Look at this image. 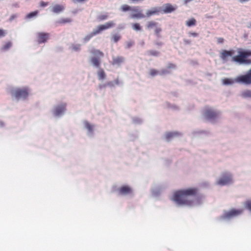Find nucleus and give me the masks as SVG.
Returning <instances> with one entry per match:
<instances>
[{
	"mask_svg": "<svg viewBox=\"0 0 251 251\" xmlns=\"http://www.w3.org/2000/svg\"><path fill=\"white\" fill-rule=\"evenodd\" d=\"M198 192V190L196 188L179 190L174 193L172 200L179 205L191 206L194 201L190 197L196 196Z\"/></svg>",
	"mask_w": 251,
	"mask_h": 251,
	"instance_id": "nucleus-1",
	"label": "nucleus"
},
{
	"mask_svg": "<svg viewBox=\"0 0 251 251\" xmlns=\"http://www.w3.org/2000/svg\"><path fill=\"white\" fill-rule=\"evenodd\" d=\"M237 52L238 55L232 57V61L239 64H251V59L248 58L251 56V50L239 49Z\"/></svg>",
	"mask_w": 251,
	"mask_h": 251,
	"instance_id": "nucleus-2",
	"label": "nucleus"
},
{
	"mask_svg": "<svg viewBox=\"0 0 251 251\" xmlns=\"http://www.w3.org/2000/svg\"><path fill=\"white\" fill-rule=\"evenodd\" d=\"M115 24L113 21H109L104 25H101L98 26L97 29L93 30L90 34L87 35L84 38V42L89 41L93 36L100 33L102 31L111 28L114 26Z\"/></svg>",
	"mask_w": 251,
	"mask_h": 251,
	"instance_id": "nucleus-3",
	"label": "nucleus"
},
{
	"mask_svg": "<svg viewBox=\"0 0 251 251\" xmlns=\"http://www.w3.org/2000/svg\"><path fill=\"white\" fill-rule=\"evenodd\" d=\"M29 94L28 89L26 87L22 88H17L14 90L12 93V95L17 100L23 99H25L27 98Z\"/></svg>",
	"mask_w": 251,
	"mask_h": 251,
	"instance_id": "nucleus-4",
	"label": "nucleus"
},
{
	"mask_svg": "<svg viewBox=\"0 0 251 251\" xmlns=\"http://www.w3.org/2000/svg\"><path fill=\"white\" fill-rule=\"evenodd\" d=\"M235 81L238 83H241L246 85L251 84V69H250L247 73L244 75H241L237 76L235 79Z\"/></svg>",
	"mask_w": 251,
	"mask_h": 251,
	"instance_id": "nucleus-5",
	"label": "nucleus"
},
{
	"mask_svg": "<svg viewBox=\"0 0 251 251\" xmlns=\"http://www.w3.org/2000/svg\"><path fill=\"white\" fill-rule=\"evenodd\" d=\"M232 182V177L231 174L228 173H224L219 179L217 184L221 185H225Z\"/></svg>",
	"mask_w": 251,
	"mask_h": 251,
	"instance_id": "nucleus-6",
	"label": "nucleus"
},
{
	"mask_svg": "<svg viewBox=\"0 0 251 251\" xmlns=\"http://www.w3.org/2000/svg\"><path fill=\"white\" fill-rule=\"evenodd\" d=\"M219 113L210 108H206L204 111V117L209 120H213L218 117Z\"/></svg>",
	"mask_w": 251,
	"mask_h": 251,
	"instance_id": "nucleus-7",
	"label": "nucleus"
},
{
	"mask_svg": "<svg viewBox=\"0 0 251 251\" xmlns=\"http://www.w3.org/2000/svg\"><path fill=\"white\" fill-rule=\"evenodd\" d=\"M243 212V209H232L229 211L224 213L223 217L224 219H230L232 217H237Z\"/></svg>",
	"mask_w": 251,
	"mask_h": 251,
	"instance_id": "nucleus-8",
	"label": "nucleus"
},
{
	"mask_svg": "<svg viewBox=\"0 0 251 251\" xmlns=\"http://www.w3.org/2000/svg\"><path fill=\"white\" fill-rule=\"evenodd\" d=\"M131 11L133 13L130 14V16L132 19H141L146 17V15L142 13V11L138 6L132 7Z\"/></svg>",
	"mask_w": 251,
	"mask_h": 251,
	"instance_id": "nucleus-9",
	"label": "nucleus"
},
{
	"mask_svg": "<svg viewBox=\"0 0 251 251\" xmlns=\"http://www.w3.org/2000/svg\"><path fill=\"white\" fill-rule=\"evenodd\" d=\"M234 53V51L232 50H224L220 52V57L223 61L226 62L228 60L229 57H233Z\"/></svg>",
	"mask_w": 251,
	"mask_h": 251,
	"instance_id": "nucleus-10",
	"label": "nucleus"
},
{
	"mask_svg": "<svg viewBox=\"0 0 251 251\" xmlns=\"http://www.w3.org/2000/svg\"><path fill=\"white\" fill-rule=\"evenodd\" d=\"M66 103H62L56 106L54 109V114L55 116H59L66 110Z\"/></svg>",
	"mask_w": 251,
	"mask_h": 251,
	"instance_id": "nucleus-11",
	"label": "nucleus"
},
{
	"mask_svg": "<svg viewBox=\"0 0 251 251\" xmlns=\"http://www.w3.org/2000/svg\"><path fill=\"white\" fill-rule=\"evenodd\" d=\"M49 34L45 32H39L38 33V40L37 41L39 44H41L46 42L48 39Z\"/></svg>",
	"mask_w": 251,
	"mask_h": 251,
	"instance_id": "nucleus-12",
	"label": "nucleus"
},
{
	"mask_svg": "<svg viewBox=\"0 0 251 251\" xmlns=\"http://www.w3.org/2000/svg\"><path fill=\"white\" fill-rule=\"evenodd\" d=\"M119 192L121 195H125L130 194L132 192V189L128 186L123 185L119 188Z\"/></svg>",
	"mask_w": 251,
	"mask_h": 251,
	"instance_id": "nucleus-13",
	"label": "nucleus"
},
{
	"mask_svg": "<svg viewBox=\"0 0 251 251\" xmlns=\"http://www.w3.org/2000/svg\"><path fill=\"white\" fill-rule=\"evenodd\" d=\"M163 11L164 13H169L174 11L176 7L170 3H166L163 7Z\"/></svg>",
	"mask_w": 251,
	"mask_h": 251,
	"instance_id": "nucleus-14",
	"label": "nucleus"
},
{
	"mask_svg": "<svg viewBox=\"0 0 251 251\" xmlns=\"http://www.w3.org/2000/svg\"><path fill=\"white\" fill-rule=\"evenodd\" d=\"M125 61V58L123 56H114L112 57V61L111 64L113 65H120Z\"/></svg>",
	"mask_w": 251,
	"mask_h": 251,
	"instance_id": "nucleus-15",
	"label": "nucleus"
},
{
	"mask_svg": "<svg viewBox=\"0 0 251 251\" xmlns=\"http://www.w3.org/2000/svg\"><path fill=\"white\" fill-rule=\"evenodd\" d=\"M65 9V7L62 5L55 4L52 8V11L55 13H59L63 11Z\"/></svg>",
	"mask_w": 251,
	"mask_h": 251,
	"instance_id": "nucleus-16",
	"label": "nucleus"
},
{
	"mask_svg": "<svg viewBox=\"0 0 251 251\" xmlns=\"http://www.w3.org/2000/svg\"><path fill=\"white\" fill-rule=\"evenodd\" d=\"M159 12V10L156 8L154 7L152 8L151 10H148L146 12V16L148 17H150L152 15L158 14Z\"/></svg>",
	"mask_w": 251,
	"mask_h": 251,
	"instance_id": "nucleus-17",
	"label": "nucleus"
},
{
	"mask_svg": "<svg viewBox=\"0 0 251 251\" xmlns=\"http://www.w3.org/2000/svg\"><path fill=\"white\" fill-rule=\"evenodd\" d=\"M158 26V23L153 21H150L147 23L146 27L148 29H151L152 28H155Z\"/></svg>",
	"mask_w": 251,
	"mask_h": 251,
	"instance_id": "nucleus-18",
	"label": "nucleus"
},
{
	"mask_svg": "<svg viewBox=\"0 0 251 251\" xmlns=\"http://www.w3.org/2000/svg\"><path fill=\"white\" fill-rule=\"evenodd\" d=\"M72 21V19L70 18H61L59 20L56 22V23L59 25L65 24L67 23H70Z\"/></svg>",
	"mask_w": 251,
	"mask_h": 251,
	"instance_id": "nucleus-19",
	"label": "nucleus"
},
{
	"mask_svg": "<svg viewBox=\"0 0 251 251\" xmlns=\"http://www.w3.org/2000/svg\"><path fill=\"white\" fill-rule=\"evenodd\" d=\"M91 61L94 66H95L97 67H100V58H98V57H93L91 58Z\"/></svg>",
	"mask_w": 251,
	"mask_h": 251,
	"instance_id": "nucleus-20",
	"label": "nucleus"
},
{
	"mask_svg": "<svg viewBox=\"0 0 251 251\" xmlns=\"http://www.w3.org/2000/svg\"><path fill=\"white\" fill-rule=\"evenodd\" d=\"M91 53L94 55H96L98 57H103L104 56L103 53L98 50L93 49L91 50Z\"/></svg>",
	"mask_w": 251,
	"mask_h": 251,
	"instance_id": "nucleus-21",
	"label": "nucleus"
},
{
	"mask_svg": "<svg viewBox=\"0 0 251 251\" xmlns=\"http://www.w3.org/2000/svg\"><path fill=\"white\" fill-rule=\"evenodd\" d=\"M178 135L177 132H168L165 135V138L167 140H169L172 138Z\"/></svg>",
	"mask_w": 251,
	"mask_h": 251,
	"instance_id": "nucleus-22",
	"label": "nucleus"
},
{
	"mask_svg": "<svg viewBox=\"0 0 251 251\" xmlns=\"http://www.w3.org/2000/svg\"><path fill=\"white\" fill-rule=\"evenodd\" d=\"M132 7H131L127 4H124L121 6V9L123 12H126L127 11H132Z\"/></svg>",
	"mask_w": 251,
	"mask_h": 251,
	"instance_id": "nucleus-23",
	"label": "nucleus"
},
{
	"mask_svg": "<svg viewBox=\"0 0 251 251\" xmlns=\"http://www.w3.org/2000/svg\"><path fill=\"white\" fill-rule=\"evenodd\" d=\"M241 96L245 98H251V90H247L243 91L241 94Z\"/></svg>",
	"mask_w": 251,
	"mask_h": 251,
	"instance_id": "nucleus-24",
	"label": "nucleus"
},
{
	"mask_svg": "<svg viewBox=\"0 0 251 251\" xmlns=\"http://www.w3.org/2000/svg\"><path fill=\"white\" fill-rule=\"evenodd\" d=\"M196 24V20L194 18H192L191 19L186 21V25L188 26H191L195 25Z\"/></svg>",
	"mask_w": 251,
	"mask_h": 251,
	"instance_id": "nucleus-25",
	"label": "nucleus"
},
{
	"mask_svg": "<svg viewBox=\"0 0 251 251\" xmlns=\"http://www.w3.org/2000/svg\"><path fill=\"white\" fill-rule=\"evenodd\" d=\"M234 81L230 78H225L223 80V83L225 85H230L233 84Z\"/></svg>",
	"mask_w": 251,
	"mask_h": 251,
	"instance_id": "nucleus-26",
	"label": "nucleus"
},
{
	"mask_svg": "<svg viewBox=\"0 0 251 251\" xmlns=\"http://www.w3.org/2000/svg\"><path fill=\"white\" fill-rule=\"evenodd\" d=\"M147 53L150 56H157L159 54V52L155 50H150L148 51Z\"/></svg>",
	"mask_w": 251,
	"mask_h": 251,
	"instance_id": "nucleus-27",
	"label": "nucleus"
},
{
	"mask_svg": "<svg viewBox=\"0 0 251 251\" xmlns=\"http://www.w3.org/2000/svg\"><path fill=\"white\" fill-rule=\"evenodd\" d=\"M98 77L100 79H103L105 77V73L103 70H100L98 73Z\"/></svg>",
	"mask_w": 251,
	"mask_h": 251,
	"instance_id": "nucleus-28",
	"label": "nucleus"
},
{
	"mask_svg": "<svg viewBox=\"0 0 251 251\" xmlns=\"http://www.w3.org/2000/svg\"><path fill=\"white\" fill-rule=\"evenodd\" d=\"M245 207L251 212V200H247L244 203Z\"/></svg>",
	"mask_w": 251,
	"mask_h": 251,
	"instance_id": "nucleus-29",
	"label": "nucleus"
},
{
	"mask_svg": "<svg viewBox=\"0 0 251 251\" xmlns=\"http://www.w3.org/2000/svg\"><path fill=\"white\" fill-rule=\"evenodd\" d=\"M121 38V36L119 34H113L112 36V38H111L112 40L115 43L117 42L119 40H120Z\"/></svg>",
	"mask_w": 251,
	"mask_h": 251,
	"instance_id": "nucleus-30",
	"label": "nucleus"
},
{
	"mask_svg": "<svg viewBox=\"0 0 251 251\" xmlns=\"http://www.w3.org/2000/svg\"><path fill=\"white\" fill-rule=\"evenodd\" d=\"M162 31V29L160 27H158V26L155 28L154 29V33L157 36L158 38L161 37L160 33Z\"/></svg>",
	"mask_w": 251,
	"mask_h": 251,
	"instance_id": "nucleus-31",
	"label": "nucleus"
},
{
	"mask_svg": "<svg viewBox=\"0 0 251 251\" xmlns=\"http://www.w3.org/2000/svg\"><path fill=\"white\" fill-rule=\"evenodd\" d=\"M71 49L74 51H79L80 50V45L72 44L71 46Z\"/></svg>",
	"mask_w": 251,
	"mask_h": 251,
	"instance_id": "nucleus-32",
	"label": "nucleus"
},
{
	"mask_svg": "<svg viewBox=\"0 0 251 251\" xmlns=\"http://www.w3.org/2000/svg\"><path fill=\"white\" fill-rule=\"evenodd\" d=\"M38 13V11H35L32 12L28 14L26 16V18L27 19L32 18V17L36 16L37 15Z\"/></svg>",
	"mask_w": 251,
	"mask_h": 251,
	"instance_id": "nucleus-33",
	"label": "nucleus"
},
{
	"mask_svg": "<svg viewBox=\"0 0 251 251\" xmlns=\"http://www.w3.org/2000/svg\"><path fill=\"white\" fill-rule=\"evenodd\" d=\"M85 127L88 129L89 132H92L93 131V126L90 125L88 122L85 123Z\"/></svg>",
	"mask_w": 251,
	"mask_h": 251,
	"instance_id": "nucleus-34",
	"label": "nucleus"
},
{
	"mask_svg": "<svg viewBox=\"0 0 251 251\" xmlns=\"http://www.w3.org/2000/svg\"><path fill=\"white\" fill-rule=\"evenodd\" d=\"M132 28L134 30L136 31L140 30L141 29V27L139 24L135 23L132 25Z\"/></svg>",
	"mask_w": 251,
	"mask_h": 251,
	"instance_id": "nucleus-35",
	"label": "nucleus"
},
{
	"mask_svg": "<svg viewBox=\"0 0 251 251\" xmlns=\"http://www.w3.org/2000/svg\"><path fill=\"white\" fill-rule=\"evenodd\" d=\"M159 72L154 69H151L150 70V74L151 76H155L159 74Z\"/></svg>",
	"mask_w": 251,
	"mask_h": 251,
	"instance_id": "nucleus-36",
	"label": "nucleus"
},
{
	"mask_svg": "<svg viewBox=\"0 0 251 251\" xmlns=\"http://www.w3.org/2000/svg\"><path fill=\"white\" fill-rule=\"evenodd\" d=\"M12 46V43L10 42H7L2 47V50H6Z\"/></svg>",
	"mask_w": 251,
	"mask_h": 251,
	"instance_id": "nucleus-37",
	"label": "nucleus"
},
{
	"mask_svg": "<svg viewBox=\"0 0 251 251\" xmlns=\"http://www.w3.org/2000/svg\"><path fill=\"white\" fill-rule=\"evenodd\" d=\"M108 16L107 14H102L98 16V19L100 21H103L108 18Z\"/></svg>",
	"mask_w": 251,
	"mask_h": 251,
	"instance_id": "nucleus-38",
	"label": "nucleus"
},
{
	"mask_svg": "<svg viewBox=\"0 0 251 251\" xmlns=\"http://www.w3.org/2000/svg\"><path fill=\"white\" fill-rule=\"evenodd\" d=\"M49 5L48 2H44L43 1H41L40 3V6L41 7H46Z\"/></svg>",
	"mask_w": 251,
	"mask_h": 251,
	"instance_id": "nucleus-39",
	"label": "nucleus"
},
{
	"mask_svg": "<svg viewBox=\"0 0 251 251\" xmlns=\"http://www.w3.org/2000/svg\"><path fill=\"white\" fill-rule=\"evenodd\" d=\"M170 73V72L167 69H162L161 70L160 74L161 75H165Z\"/></svg>",
	"mask_w": 251,
	"mask_h": 251,
	"instance_id": "nucleus-40",
	"label": "nucleus"
},
{
	"mask_svg": "<svg viewBox=\"0 0 251 251\" xmlns=\"http://www.w3.org/2000/svg\"><path fill=\"white\" fill-rule=\"evenodd\" d=\"M189 36H192L193 37H197L198 36V33H196V32H189Z\"/></svg>",
	"mask_w": 251,
	"mask_h": 251,
	"instance_id": "nucleus-41",
	"label": "nucleus"
},
{
	"mask_svg": "<svg viewBox=\"0 0 251 251\" xmlns=\"http://www.w3.org/2000/svg\"><path fill=\"white\" fill-rule=\"evenodd\" d=\"M183 42L185 45H189L191 44V41L189 39H183Z\"/></svg>",
	"mask_w": 251,
	"mask_h": 251,
	"instance_id": "nucleus-42",
	"label": "nucleus"
},
{
	"mask_svg": "<svg viewBox=\"0 0 251 251\" xmlns=\"http://www.w3.org/2000/svg\"><path fill=\"white\" fill-rule=\"evenodd\" d=\"M5 35V31L3 29H0V37H3Z\"/></svg>",
	"mask_w": 251,
	"mask_h": 251,
	"instance_id": "nucleus-43",
	"label": "nucleus"
},
{
	"mask_svg": "<svg viewBox=\"0 0 251 251\" xmlns=\"http://www.w3.org/2000/svg\"><path fill=\"white\" fill-rule=\"evenodd\" d=\"M224 39L223 38L220 37L217 39V42L219 44H222L224 43Z\"/></svg>",
	"mask_w": 251,
	"mask_h": 251,
	"instance_id": "nucleus-44",
	"label": "nucleus"
},
{
	"mask_svg": "<svg viewBox=\"0 0 251 251\" xmlns=\"http://www.w3.org/2000/svg\"><path fill=\"white\" fill-rule=\"evenodd\" d=\"M134 44V42H129L127 43V48H130L131 46H133V45Z\"/></svg>",
	"mask_w": 251,
	"mask_h": 251,
	"instance_id": "nucleus-45",
	"label": "nucleus"
},
{
	"mask_svg": "<svg viewBox=\"0 0 251 251\" xmlns=\"http://www.w3.org/2000/svg\"><path fill=\"white\" fill-rule=\"evenodd\" d=\"M168 68H176V65L174 64H172V63H170L168 64Z\"/></svg>",
	"mask_w": 251,
	"mask_h": 251,
	"instance_id": "nucleus-46",
	"label": "nucleus"
},
{
	"mask_svg": "<svg viewBox=\"0 0 251 251\" xmlns=\"http://www.w3.org/2000/svg\"><path fill=\"white\" fill-rule=\"evenodd\" d=\"M86 0H72V1L75 3V2H84L85 1H86Z\"/></svg>",
	"mask_w": 251,
	"mask_h": 251,
	"instance_id": "nucleus-47",
	"label": "nucleus"
},
{
	"mask_svg": "<svg viewBox=\"0 0 251 251\" xmlns=\"http://www.w3.org/2000/svg\"><path fill=\"white\" fill-rule=\"evenodd\" d=\"M155 45L157 46H161L163 45V43L161 42H157L155 43Z\"/></svg>",
	"mask_w": 251,
	"mask_h": 251,
	"instance_id": "nucleus-48",
	"label": "nucleus"
},
{
	"mask_svg": "<svg viewBox=\"0 0 251 251\" xmlns=\"http://www.w3.org/2000/svg\"><path fill=\"white\" fill-rule=\"evenodd\" d=\"M192 0H184L185 3H187L188 2L192 1Z\"/></svg>",
	"mask_w": 251,
	"mask_h": 251,
	"instance_id": "nucleus-49",
	"label": "nucleus"
},
{
	"mask_svg": "<svg viewBox=\"0 0 251 251\" xmlns=\"http://www.w3.org/2000/svg\"><path fill=\"white\" fill-rule=\"evenodd\" d=\"M249 0H239V1L241 2H243L244 1H249Z\"/></svg>",
	"mask_w": 251,
	"mask_h": 251,
	"instance_id": "nucleus-50",
	"label": "nucleus"
}]
</instances>
